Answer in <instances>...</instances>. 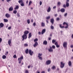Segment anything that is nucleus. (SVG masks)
<instances>
[{"label":"nucleus","mask_w":73,"mask_h":73,"mask_svg":"<svg viewBox=\"0 0 73 73\" xmlns=\"http://www.w3.org/2000/svg\"><path fill=\"white\" fill-rule=\"evenodd\" d=\"M0 26L1 27H4V24L3 23H0Z\"/></svg>","instance_id":"nucleus-24"},{"label":"nucleus","mask_w":73,"mask_h":73,"mask_svg":"<svg viewBox=\"0 0 73 73\" xmlns=\"http://www.w3.org/2000/svg\"><path fill=\"white\" fill-rule=\"evenodd\" d=\"M48 50L50 52H53V50L52 49V47H50V48H48Z\"/></svg>","instance_id":"nucleus-7"},{"label":"nucleus","mask_w":73,"mask_h":73,"mask_svg":"<svg viewBox=\"0 0 73 73\" xmlns=\"http://www.w3.org/2000/svg\"><path fill=\"white\" fill-rule=\"evenodd\" d=\"M58 5H61V3L60 2H59L58 3Z\"/></svg>","instance_id":"nucleus-39"},{"label":"nucleus","mask_w":73,"mask_h":73,"mask_svg":"<svg viewBox=\"0 0 73 73\" xmlns=\"http://www.w3.org/2000/svg\"><path fill=\"white\" fill-rule=\"evenodd\" d=\"M13 58H16L17 56L16 55H14L13 56Z\"/></svg>","instance_id":"nucleus-50"},{"label":"nucleus","mask_w":73,"mask_h":73,"mask_svg":"<svg viewBox=\"0 0 73 73\" xmlns=\"http://www.w3.org/2000/svg\"><path fill=\"white\" fill-rule=\"evenodd\" d=\"M39 58V59H40V60H42V57H38Z\"/></svg>","instance_id":"nucleus-42"},{"label":"nucleus","mask_w":73,"mask_h":73,"mask_svg":"<svg viewBox=\"0 0 73 73\" xmlns=\"http://www.w3.org/2000/svg\"><path fill=\"white\" fill-rule=\"evenodd\" d=\"M18 3L19 4H21V3H23L24 2L23 1V0H19L18 1Z\"/></svg>","instance_id":"nucleus-16"},{"label":"nucleus","mask_w":73,"mask_h":73,"mask_svg":"<svg viewBox=\"0 0 73 73\" xmlns=\"http://www.w3.org/2000/svg\"><path fill=\"white\" fill-rule=\"evenodd\" d=\"M60 11L61 12H62V13H64V12H65V9L64 8H62L60 10Z\"/></svg>","instance_id":"nucleus-12"},{"label":"nucleus","mask_w":73,"mask_h":73,"mask_svg":"<svg viewBox=\"0 0 73 73\" xmlns=\"http://www.w3.org/2000/svg\"><path fill=\"white\" fill-rule=\"evenodd\" d=\"M25 73H29V72L28 70H27L25 71Z\"/></svg>","instance_id":"nucleus-45"},{"label":"nucleus","mask_w":73,"mask_h":73,"mask_svg":"<svg viewBox=\"0 0 73 73\" xmlns=\"http://www.w3.org/2000/svg\"><path fill=\"white\" fill-rule=\"evenodd\" d=\"M2 42V39L1 38H0V43H1V42Z\"/></svg>","instance_id":"nucleus-51"},{"label":"nucleus","mask_w":73,"mask_h":73,"mask_svg":"<svg viewBox=\"0 0 73 73\" xmlns=\"http://www.w3.org/2000/svg\"><path fill=\"white\" fill-rule=\"evenodd\" d=\"M45 31H46L45 29H43L42 30V31L41 32L42 35H43L44 34V33H45Z\"/></svg>","instance_id":"nucleus-17"},{"label":"nucleus","mask_w":73,"mask_h":73,"mask_svg":"<svg viewBox=\"0 0 73 73\" xmlns=\"http://www.w3.org/2000/svg\"><path fill=\"white\" fill-rule=\"evenodd\" d=\"M68 64L69 66H72V62L69 61L68 62Z\"/></svg>","instance_id":"nucleus-15"},{"label":"nucleus","mask_w":73,"mask_h":73,"mask_svg":"<svg viewBox=\"0 0 73 73\" xmlns=\"http://www.w3.org/2000/svg\"><path fill=\"white\" fill-rule=\"evenodd\" d=\"M19 8V7L18 5H17L14 8L15 10H16V9H18Z\"/></svg>","instance_id":"nucleus-22"},{"label":"nucleus","mask_w":73,"mask_h":73,"mask_svg":"<svg viewBox=\"0 0 73 73\" xmlns=\"http://www.w3.org/2000/svg\"><path fill=\"white\" fill-rule=\"evenodd\" d=\"M55 8H56V6H54L53 7V9H55Z\"/></svg>","instance_id":"nucleus-57"},{"label":"nucleus","mask_w":73,"mask_h":73,"mask_svg":"<svg viewBox=\"0 0 73 73\" xmlns=\"http://www.w3.org/2000/svg\"><path fill=\"white\" fill-rule=\"evenodd\" d=\"M41 73H45V71H43L41 72Z\"/></svg>","instance_id":"nucleus-64"},{"label":"nucleus","mask_w":73,"mask_h":73,"mask_svg":"<svg viewBox=\"0 0 73 73\" xmlns=\"http://www.w3.org/2000/svg\"><path fill=\"white\" fill-rule=\"evenodd\" d=\"M28 52H29V49L28 48L25 50V52L26 54H28Z\"/></svg>","instance_id":"nucleus-19"},{"label":"nucleus","mask_w":73,"mask_h":73,"mask_svg":"<svg viewBox=\"0 0 73 73\" xmlns=\"http://www.w3.org/2000/svg\"><path fill=\"white\" fill-rule=\"evenodd\" d=\"M39 4L40 5H42V2H41V1H40L39 2Z\"/></svg>","instance_id":"nucleus-47"},{"label":"nucleus","mask_w":73,"mask_h":73,"mask_svg":"<svg viewBox=\"0 0 73 73\" xmlns=\"http://www.w3.org/2000/svg\"><path fill=\"white\" fill-rule=\"evenodd\" d=\"M10 29H11V27H10L8 28V29L10 30Z\"/></svg>","instance_id":"nucleus-54"},{"label":"nucleus","mask_w":73,"mask_h":73,"mask_svg":"<svg viewBox=\"0 0 73 73\" xmlns=\"http://www.w3.org/2000/svg\"><path fill=\"white\" fill-rule=\"evenodd\" d=\"M27 21L28 24H29L30 23V21H29V19H28Z\"/></svg>","instance_id":"nucleus-37"},{"label":"nucleus","mask_w":73,"mask_h":73,"mask_svg":"<svg viewBox=\"0 0 73 73\" xmlns=\"http://www.w3.org/2000/svg\"><path fill=\"white\" fill-rule=\"evenodd\" d=\"M43 45H46V40H44L43 42Z\"/></svg>","instance_id":"nucleus-38"},{"label":"nucleus","mask_w":73,"mask_h":73,"mask_svg":"<svg viewBox=\"0 0 73 73\" xmlns=\"http://www.w3.org/2000/svg\"><path fill=\"white\" fill-rule=\"evenodd\" d=\"M68 28V26H67L65 27V28L66 29Z\"/></svg>","instance_id":"nucleus-58"},{"label":"nucleus","mask_w":73,"mask_h":73,"mask_svg":"<svg viewBox=\"0 0 73 73\" xmlns=\"http://www.w3.org/2000/svg\"><path fill=\"white\" fill-rule=\"evenodd\" d=\"M51 63V61L50 60H48L46 62V64L47 65H49Z\"/></svg>","instance_id":"nucleus-6"},{"label":"nucleus","mask_w":73,"mask_h":73,"mask_svg":"<svg viewBox=\"0 0 73 73\" xmlns=\"http://www.w3.org/2000/svg\"><path fill=\"white\" fill-rule=\"evenodd\" d=\"M71 48H73V44L71 46Z\"/></svg>","instance_id":"nucleus-63"},{"label":"nucleus","mask_w":73,"mask_h":73,"mask_svg":"<svg viewBox=\"0 0 73 73\" xmlns=\"http://www.w3.org/2000/svg\"><path fill=\"white\" fill-rule=\"evenodd\" d=\"M66 6L67 7H68L69 6V3H66Z\"/></svg>","instance_id":"nucleus-29"},{"label":"nucleus","mask_w":73,"mask_h":73,"mask_svg":"<svg viewBox=\"0 0 73 73\" xmlns=\"http://www.w3.org/2000/svg\"><path fill=\"white\" fill-rule=\"evenodd\" d=\"M50 28L51 29H52V30H53V29H54V27L52 25L51 26Z\"/></svg>","instance_id":"nucleus-28"},{"label":"nucleus","mask_w":73,"mask_h":73,"mask_svg":"<svg viewBox=\"0 0 73 73\" xmlns=\"http://www.w3.org/2000/svg\"><path fill=\"white\" fill-rule=\"evenodd\" d=\"M52 48H53V49H55L56 47L54 45H53L52 46Z\"/></svg>","instance_id":"nucleus-43"},{"label":"nucleus","mask_w":73,"mask_h":73,"mask_svg":"<svg viewBox=\"0 0 73 73\" xmlns=\"http://www.w3.org/2000/svg\"><path fill=\"white\" fill-rule=\"evenodd\" d=\"M69 0H66V3H69Z\"/></svg>","instance_id":"nucleus-41"},{"label":"nucleus","mask_w":73,"mask_h":73,"mask_svg":"<svg viewBox=\"0 0 73 73\" xmlns=\"http://www.w3.org/2000/svg\"><path fill=\"white\" fill-rule=\"evenodd\" d=\"M20 5L22 7H24V2L21 3Z\"/></svg>","instance_id":"nucleus-31"},{"label":"nucleus","mask_w":73,"mask_h":73,"mask_svg":"<svg viewBox=\"0 0 73 73\" xmlns=\"http://www.w3.org/2000/svg\"><path fill=\"white\" fill-rule=\"evenodd\" d=\"M50 21L52 25H53V24L54 23V19H51Z\"/></svg>","instance_id":"nucleus-18"},{"label":"nucleus","mask_w":73,"mask_h":73,"mask_svg":"<svg viewBox=\"0 0 73 73\" xmlns=\"http://www.w3.org/2000/svg\"><path fill=\"white\" fill-rule=\"evenodd\" d=\"M3 21L5 23H7L8 21V20L7 19H3Z\"/></svg>","instance_id":"nucleus-21"},{"label":"nucleus","mask_w":73,"mask_h":73,"mask_svg":"<svg viewBox=\"0 0 73 73\" xmlns=\"http://www.w3.org/2000/svg\"><path fill=\"white\" fill-rule=\"evenodd\" d=\"M50 18V16H48L46 18L47 20H49Z\"/></svg>","instance_id":"nucleus-35"},{"label":"nucleus","mask_w":73,"mask_h":73,"mask_svg":"<svg viewBox=\"0 0 73 73\" xmlns=\"http://www.w3.org/2000/svg\"><path fill=\"white\" fill-rule=\"evenodd\" d=\"M6 1L8 3H9V1H11V0H7Z\"/></svg>","instance_id":"nucleus-56"},{"label":"nucleus","mask_w":73,"mask_h":73,"mask_svg":"<svg viewBox=\"0 0 73 73\" xmlns=\"http://www.w3.org/2000/svg\"><path fill=\"white\" fill-rule=\"evenodd\" d=\"M63 7L64 8H66V5L65 4H64L63 5Z\"/></svg>","instance_id":"nucleus-53"},{"label":"nucleus","mask_w":73,"mask_h":73,"mask_svg":"<svg viewBox=\"0 0 73 73\" xmlns=\"http://www.w3.org/2000/svg\"><path fill=\"white\" fill-rule=\"evenodd\" d=\"M50 68H49L48 70V72H50Z\"/></svg>","instance_id":"nucleus-60"},{"label":"nucleus","mask_w":73,"mask_h":73,"mask_svg":"<svg viewBox=\"0 0 73 73\" xmlns=\"http://www.w3.org/2000/svg\"><path fill=\"white\" fill-rule=\"evenodd\" d=\"M68 15V13H65L64 15V16L65 17H66L67 16V15Z\"/></svg>","instance_id":"nucleus-40"},{"label":"nucleus","mask_w":73,"mask_h":73,"mask_svg":"<svg viewBox=\"0 0 73 73\" xmlns=\"http://www.w3.org/2000/svg\"><path fill=\"white\" fill-rule=\"evenodd\" d=\"M30 67H31V66H28V68L29 69Z\"/></svg>","instance_id":"nucleus-61"},{"label":"nucleus","mask_w":73,"mask_h":73,"mask_svg":"<svg viewBox=\"0 0 73 73\" xmlns=\"http://www.w3.org/2000/svg\"><path fill=\"white\" fill-rule=\"evenodd\" d=\"M50 11H51V8H50V7H49L48 8L47 10V12L48 13L50 12Z\"/></svg>","instance_id":"nucleus-13"},{"label":"nucleus","mask_w":73,"mask_h":73,"mask_svg":"<svg viewBox=\"0 0 73 73\" xmlns=\"http://www.w3.org/2000/svg\"><path fill=\"white\" fill-rule=\"evenodd\" d=\"M56 66H53L51 67V69L52 70H54V69H56Z\"/></svg>","instance_id":"nucleus-20"},{"label":"nucleus","mask_w":73,"mask_h":73,"mask_svg":"<svg viewBox=\"0 0 73 73\" xmlns=\"http://www.w3.org/2000/svg\"><path fill=\"white\" fill-rule=\"evenodd\" d=\"M63 46L65 48H66L67 47V42H64L63 44Z\"/></svg>","instance_id":"nucleus-5"},{"label":"nucleus","mask_w":73,"mask_h":73,"mask_svg":"<svg viewBox=\"0 0 73 73\" xmlns=\"http://www.w3.org/2000/svg\"><path fill=\"white\" fill-rule=\"evenodd\" d=\"M28 2H29L28 1H27L26 2V3H27V4H28Z\"/></svg>","instance_id":"nucleus-62"},{"label":"nucleus","mask_w":73,"mask_h":73,"mask_svg":"<svg viewBox=\"0 0 73 73\" xmlns=\"http://www.w3.org/2000/svg\"><path fill=\"white\" fill-rule=\"evenodd\" d=\"M42 55V53L40 54V53L38 54V57H41Z\"/></svg>","instance_id":"nucleus-23"},{"label":"nucleus","mask_w":73,"mask_h":73,"mask_svg":"<svg viewBox=\"0 0 73 73\" xmlns=\"http://www.w3.org/2000/svg\"><path fill=\"white\" fill-rule=\"evenodd\" d=\"M22 38H23L22 41H24V39L25 40L27 38V35L24 34L22 36Z\"/></svg>","instance_id":"nucleus-3"},{"label":"nucleus","mask_w":73,"mask_h":73,"mask_svg":"<svg viewBox=\"0 0 73 73\" xmlns=\"http://www.w3.org/2000/svg\"><path fill=\"white\" fill-rule=\"evenodd\" d=\"M38 41V39L37 38H36L34 40V42H36V41Z\"/></svg>","instance_id":"nucleus-34"},{"label":"nucleus","mask_w":73,"mask_h":73,"mask_svg":"<svg viewBox=\"0 0 73 73\" xmlns=\"http://www.w3.org/2000/svg\"><path fill=\"white\" fill-rule=\"evenodd\" d=\"M41 26L42 27H45V23L43 22H42Z\"/></svg>","instance_id":"nucleus-25"},{"label":"nucleus","mask_w":73,"mask_h":73,"mask_svg":"<svg viewBox=\"0 0 73 73\" xmlns=\"http://www.w3.org/2000/svg\"><path fill=\"white\" fill-rule=\"evenodd\" d=\"M32 37V34H31V33H30L29 34V38H30V37Z\"/></svg>","instance_id":"nucleus-27"},{"label":"nucleus","mask_w":73,"mask_h":73,"mask_svg":"<svg viewBox=\"0 0 73 73\" xmlns=\"http://www.w3.org/2000/svg\"><path fill=\"white\" fill-rule=\"evenodd\" d=\"M56 40H54V39L52 40V43H53V44H54V42H56Z\"/></svg>","instance_id":"nucleus-32"},{"label":"nucleus","mask_w":73,"mask_h":73,"mask_svg":"<svg viewBox=\"0 0 73 73\" xmlns=\"http://www.w3.org/2000/svg\"><path fill=\"white\" fill-rule=\"evenodd\" d=\"M56 20L57 21H58V20H60V18H57Z\"/></svg>","instance_id":"nucleus-55"},{"label":"nucleus","mask_w":73,"mask_h":73,"mask_svg":"<svg viewBox=\"0 0 73 73\" xmlns=\"http://www.w3.org/2000/svg\"><path fill=\"white\" fill-rule=\"evenodd\" d=\"M32 1H30L29 2L28 5H30L32 4Z\"/></svg>","instance_id":"nucleus-36"},{"label":"nucleus","mask_w":73,"mask_h":73,"mask_svg":"<svg viewBox=\"0 0 73 73\" xmlns=\"http://www.w3.org/2000/svg\"><path fill=\"white\" fill-rule=\"evenodd\" d=\"M55 45L56 46L57 45H58V43L57 42H55Z\"/></svg>","instance_id":"nucleus-49"},{"label":"nucleus","mask_w":73,"mask_h":73,"mask_svg":"<svg viewBox=\"0 0 73 73\" xmlns=\"http://www.w3.org/2000/svg\"><path fill=\"white\" fill-rule=\"evenodd\" d=\"M11 44V40L9 39L8 41V45H9V46H12V45L10 44Z\"/></svg>","instance_id":"nucleus-10"},{"label":"nucleus","mask_w":73,"mask_h":73,"mask_svg":"<svg viewBox=\"0 0 73 73\" xmlns=\"http://www.w3.org/2000/svg\"><path fill=\"white\" fill-rule=\"evenodd\" d=\"M23 56H22L21 57L19 58L18 59V61H19V64H20L21 63V62L22 61V60H23Z\"/></svg>","instance_id":"nucleus-1"},{"label":"nucleus","mask_w":73,"mask_h":73,"mask_svg":"<svg viewBox=\"0 0 73 73\" xmlns=\"http://www.w3.org/2000/svg\"><path fill=\"white\" fill-rule=\"evenodd\" d=\"M38 45V43L37 42H35V43L34 44V46L35 48H36V46H37Z\"/></svg>","instance_id":"nucleus-11"},{"label":"nucleus","mask_w":73,"mask_h":73,"mask_svg":"<svg viewBox=\"0 0 73 73\" xmlns=\"http://www.w3.org/2000/svg\"><path fill=\"white\" fill-rule=\"evenodd\" d=\"M13 9V7L11 6L9 9V11H12Z\"/></svg>","instance_id":"nucleus-14"},{"label":"nucleus","mask_w":73,"mask_h":73,"mask_svg":"<svg viewBox=\"0 0 73 73\" xmlns=\"http://www.w3.org/2000/svg\"><path fill=\"white\" fill-rule=\"evenodd\" d=\"M56 46L57 48H59V47H60V45H58V44H57Z\"/></svg>","instance_id":"nucleus-48"},{"label":"nucleus","mask_w":73,"mask_h":73,"mask_svg":"<svg viewBox=\"0 0 73 73\" xmlns=\"http://www.w3.org/2000/svg\"><path fill=\"white\" fill-rule=\"evenodd\" d=\"M60 27L61 28H64V26H62V25L61 24L60 25Z\"/></svg>","instance_id":"nucleus-33"},{"label":"nucleus","mask_w":73,"mask_h":73,"mask_svg":"<svg viewBox=\"0 0 73 73\" xmlns=\"http://www.w3.org/2000/svg\"><path fill=\"white\" fill-rule=\"evenodd\" d=\"M29 53L30 55V56H32L33 54V51H32L30 49L29 51Z\"/></svg>","instance_id":"nucleus-4"},{"label":"nucleus","mask_w":73,"mask_h":73,"mask_svg":"<svg viewBox=\"0 0 73 73\" xmlns=\"http://www.w3.org/2000/svg\"><path fill=\"white\" fill-rule=\"evenodd\" d=\"M41 33L40 32H39L38 33V34L39 35H41Z\"/></svg>","instance_id":"nucleus-59"},{"label":"nucleus","mask_w":73,"mask_h":73,"mask_svg":"<svg viewBox=\"0 0 73 73\" xmlns=\"http://www.w3.org/2000/svg\"><path fill=\"white\" fill-rule=\"evenodd\" d=\"M36 23H34L33 24V26L35 27V26H36Z\"/></svg>","instance_id":"nucleus-52"},{"label":"nucleus","mask_w":73,"mask_h":73,"mask_svg":"<svg viewBox=\"0 0 73 73\" xmlns=\"http://www.w3.org/2000/svg\"><path fill=\"white\" fill-rule=\"evenodd\" d=\"M60 67L61 68H63L65 66V63L64 62H61L60 63Z\"/></svg>","instance_id":"nucleus-2"},{"label":"nucleus","mask_w":73,"mask_h":73,"mask_svg":"<svg viewBox=\"0 0 73 73\" xmlns=\"http://www.w3.org/2000/svg\"><path fill=\"white\" fill-rule=\"evenodd\" d=\"M5 16L7 18H9L10 17V15L8 13H6L5 15Z\"/></svg>","instance_id":"nucleus-8"},{"label":"nucleus","mask_w":73,"mask_h":73,"mask_svg":"<svg viewBox=\"0 0 73 73\" xmlns=\"http://www.w3.org/2000/svg\"><path fill=\"white\" fill-rule=\"evenodd\" d=\"M24 35H27L29 33V31H25L24 32Z\"/></svg>","instance_id":"nucleus-9"},{"label":"nucleus","mask_w":73,"mask_h":73,"mask_svg":"<svg viewBox=\"0 0 73 73\" xmlns=\"http://www.w3.org/2000/svg\"><path fill=\"white\" fill-rule=\"evenodd\" d=\"M28 45L27 44H24V46H28Z\"/></svg>","instance_id":"nucleus-44"},{"label":"nucleus","mask_w":73,"mask_h":73,"mask_svg":"<svg viewBox=\"0 0 73 73\" xmlns=\"http://www.w3.org/2000/svg\"><path fill=\"white\" fill-rule=\"evenodd\" d=\"M17 17H19L20 16V14H19V13H17Z\"/></svg>","instance_id":"nucleus-46"},{"label":"nucleus","mask_w":73,"mask_h":73,"mask_svg":"<svg viewBox=\"0 0 73 73\" xmlns=\"http://www.w3.org/2000/svg\"><path fill=\"white\" fill-rule=\"evenodd\" d=\"M13 13L14 14H16L17 13V10H14L13 11Z\"/></svg>","instance_id":"nucleus-30"},{"label":"nucleus","mask_w":73,"mask_h":73,"mask_svg":"<svg viewBox=\"0 0 73 73\" xmlns=\"http://www.w3.org/2000/svg\"><path fill=\"white\" fill-rule=\"evenodd\" d=\"M7 58V56H6L5 55H3V56L2 58H3V59H5V58Z\"/></svg>","instance_id":"nucleus-26"}]
</instances>
